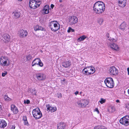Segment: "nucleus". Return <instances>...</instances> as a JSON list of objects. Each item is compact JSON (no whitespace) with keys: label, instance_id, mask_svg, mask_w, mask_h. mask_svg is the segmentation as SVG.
<instances>
[{"label":"nucleus","instance_id":"obj_17","mask_svg":"<svg viewBox=\"0 0 129 129\" xmlns=\"http://www.w3.org/2000/svg\"><path fill=\"white\" fill-rule=\"evenodd\" d=\"M10 39V36L8 34H5L4 35L3 40L5 43L9 42Z\"/></svg>","mask_w":129,"mask_h":129},{"label":"nucleus","instance_id":"obj_3","mask_svg":"<svg viewBox=\"0 0 129 129\" xmlns=\"http://www.w3.org/2000/svg\"><path fill=\"white\" fill-rule=\"evenodd\" d=\"M0 63L3 66L8 67L11 63L9 59L6 56H2L0 58Z\"/></svg>","mask_w":129,"mask_h":129},{"label":"nucleus","instance_id":"obj_16","mask_svg":"<svg viewBox=\"0 0 129 129\" xmlns=\"http://www.w3.org/2000/svg\"><path fill=\"white\" fill-rule=\"evenodd\" d=\"M49 7L48 5L45 6L42 11V12L43 14H48L49 12Z\"/></svg>","mask_w":129,"mask_h":129},{"label":"nucleus","instance_id":"obj_46","mask_svg":"<svg viewBox=\"0 0 129 129\" xmlns=\"http://www.w3.org/2000/svg\"><path fill=\"white\" fill-rule=\"evenodd\" d=\"M127 70L128 72V75H129V68H127Z\"/></svg>","mask_w":129,"mask_h":129},{"label":"nucleus","instance_id":"obj_14","mask_svg":"<svg viewBox=\"0 0 129 129\" xmlns=\"http://www.w3.org/2000/svg\"><path fill=\"white\" fill-rule=\"evenodd\" d=\"M36 77L38 80H44L45 78V76L43 73H38L36 74Z\"/></svg>","mask_w":129,"mask_h":129},{"label":"nucleus","instance_id":"obj_28","mask_svg":"<svg viewBox=\"0 0 129 129\" xmlns=\"http://www.w3.org/2000/svg\"><path fill=\"white\" fill-rule=\"evenodd\" d=\"M34 29L36 31L38 30H43L44 28L41 26L37 25L35 27Z\"/></svg>","mask_w":129,"mask_h":129},{"label":"nucleus","instance_id":"obj_2","mask_svg":"<svg viewBox=\"0 0 129 129\" xmlns=\"http://www.w3.org/2000/svg\"><path fill=\"white\" fill-rule=\"evenodd\" d=\"M49 25L51 30L53 31H56L60 29L59 24L56 21H51L49 23Z\"/></svg>","mask_w":129,"mask_h":129},{"label":"nucleus","instance_id":"obj_15","mask_svg":"<svg viewBox=\"0 0 129 129\" xmlns=\"http://www.w3.org/2000/svg\"><path fill=\"white\" fill-rule=\"evenodd\" d=\"M118 6L121 8L125 7L126 4V0H118Z\"/></svg>","mask_w":129,"mask_h":129},{"label":"nucleus","instance_id":"obj_50","mask_svg":"<svg viewBox=\"0 0 129 129\" xmlns=\"http://www.w3.org/2000/svg\"><path fill=\"white\" fill-rule=\"evenodd\" d=\"M60 7H62L63 6V5L62 4H61L60 5Z\"/></svg>","mask_w":129,"mask_h":129},{"label":"nucleus","instance_id":"obj_33","mask_svg":"<svg viewBox=\"0 0 129 129\" xmlns=\"http://www.w3.org/2000/svg\"><path fill=\"white\" fill-rule=\"evenodd\" d=\"M23 120L24 122V125H27L28 123V122L27 120L26 117V116H23Z\"/></svg>","mask_w":129,"mask_h":129},{"label":"nucleus","instance_id":"obj_13","mask_svg":"<svg viewBox=\"0 0 129 129\" xmlns=\"http://www.w3.org/2000/svg\"><path fill=\"white\" fill-rule=\"evenodd\" d=\"M18 34L20 37L24 38L27 36L28 32L26 30L22 29L19 31Z\"/></svg>","mask_w":129,"mask_h":129},{"label":"nucleus","instance_id":"obj_9","mask_svg":"<svg viewBox=\"0 0 129 129\" xmlns=\"http://www.w3.org/2000/svg\"><path fill=\"white\" fill-rule=\"evenodd\" d=\"M120 123L125 126H127L129 124V117L126 116L120 119L119 120Z\"/></svg>","mask_w":129,"mask_h":129},{"label":"nucleus","instance_id":"obj_12","mask_svg":"<svg viewBox=\"0 0 129 129\" xmlns=\"http://www.w3.org/2000/svg\"><path fill=\"white\" fill-rule=\"evenodd\" d=\"M36 64L39 65L41 67L43 66V64L40 59L37 58L35 59L32 62L31 65L33 67Z\"/></svg>","mask_w":129,"mask_h":129},{"label":"nucleus","instance_id":"obj_42","mask_svg":"<svg viewBox=\"0 0 129 129\" xmlns=\"http://www.w3.org/2000/svg\"><path fill=\"white\" fill-rule=\"evenodd\" d=\"M94 111H96L97 112L98 114L99 113V111L98 108H95V109L94 110Z\"/></svg>","mask_w":129,"mask_h":129},{"label":"nucleus","instance_id":"obj_48","mask_svg":"<svg viewBox=\"0 0 129 129\" xmlns=\"http://www.w3.org/2000/svg\"><path fill=\"white\" fill-rule=\"evenodd\" d=\"M54 7V5L52 4H51V8H53Z\"/></svg>","mask_w":129,"mask_h":129},{"label":"nucleus","instance_id":"obj_30","mask_svg":"<svg viewBox=\"0 0 129 129\" xmlns=\"http://www.w3.org/2000/svg\"><path fill=\"white\" fill-rule=\"evenodd\" d=\"M126 27V25L125 23H122L120 26V28L122 30L124 29Z\"/></svg>","mask_w":129,"mask_h":129},{"label":"nucleus","instance_id":"obj_38","mask_svg":"<svg viewBox=\"0 0 129 129\" xmlns=\"http://www.w3.org/2000/svg\"><path fill=\"white\" fill-rule=\"evenodd\" d=\"M125 107L129 110V103H126L125 105Z\"/></svg>","mask_w":129,"mask_h":129},{"label":"nucleus","instance_id":"obj_25","mask_svg":"<svg viewBox=\"0 0 129 129\" xmlns=\"http://www.w3.org/2000/svg\"><path fill=\"white\" fill-rule=\"evenodd\" d=\"M47 110H49L51 112H53L56 110V108L55 107H50L49 105L47 106Z\"/></svg>","mask_w":129,"mask_h":129},{"label":"nucleus","instance_id":"obj_51","mask_svg":"<svg viewBox=\"0 0 129 129\" xmlns=\"http://www.w3.org/2000/svg\"><path fill=\"white\" fill-rule=\"evenodd\" d=\"M59 1L60 2H62V0H59Z\"/></svg>","mask_w":129,"mask_h":129},{"label":"nucleus","instance_id":"obj_31","mask_svg":"<svg viewBox=\"0 0 129 129\" xmlns=\"http://www.w3.org/2000/svg\"><path fill=\"white\" fill-rule=\"evenodd\" d=\"M89 70L87 68V67L85 68L82 70V72L83 74L85 75H87Z\"/></svg>","mask_w":129,"mask_h":129},{"label":"nucleus","instance_id":"obj_6","mask_svg":"<svg viewBox=\"0 0 129 129\" xmlns=\"http://www.w3.org/2000/svg\"><path fill=\"white\" fill-rule=\"evenodd\" d=\"M104 83L106 86L109 88H113L114 85V81L111 78H107L104 80Z\"/></svg>","mask_w":129,"mask_h":129},{"label":"nucleus","instance_id":"obj_39","mask_svg":"<svg viewBox=\"0 0 129 129\" xmlns=\"http://www.w3.org/2000/svg\"><path fill=\"white\" fill-rule=\"evenodd\" d=\"M7 74V72L6 71H4V73L2 74V76L3 77H5Z\"/></svg>","mask_w":129,"mask_h":129},{"label":"nucleus","instance_id":"obj_35","mask_svg":"<svg viewBox=\"0 0 129 129\" xmlns=\"http://www.w3.org/2000/svg\"><path fill=\"white\" fill-rule=\"evenodd\" d=\"M5 100L6 101H9L11 100V98L8 97L7 95H5L4 97Z\"/></svg>","mask_w":129,"mask_h":129},{"label":"nucleus","instance_id":"obj_1","mask_svg":"<svg viewBox=\"0 0 129 129\" xmlns=\"http://www.w3.org/2000/svg\"><path fill=\"white\" fill-rule=\"evenodd\" d=\"M105 6L104 3L100 1L96 2L93 7L94 12L99 14H103L105 11Z\"/></svg>","mask_w":129,"mask_h":129},{"label":"nucleus","instance_id":"obj_34","mask_svg":"<svg viewBox=\"0 0 129 129\" xmlns=\"http://www.w3.org/2000/svg\"><path fill=\"white\" fill-rule=\"evenodd\" d=\"M94 129H107V128L104 126H100L95 127H94Z\"/></svg>","mask_w":129,"mask_h":129},{"label":"nucleus","instance_id":"obj_27","mask_svg":"<svg viewBox=\"0 0 129 129\" xmlns=\"http://www.w3.org/2000/svg\"><path fill=\"white\" fill-rule=\"evenodd\" d=\"M104 21V20L103 19L102 17L99 18L97 20V22L100 25H102Z\"/></svg>","mask_w":129,"mask_h":129},{"label":"nucleus","instance_id":"obj_47","mask_svg":"<svg viewBox=\"0 0 129 129\" xmlns=\"http://www.w3.org/2000/svg\"><path fill=\"white\" fill-rule=\"evenodd\" d=\"M106 37H107V38H109V34H107L106 35Z\"/></svg>","mask_w":129,"mask_h":129},{"label":"nucleus","instance_id":"obj_41","mask_svg":"<svg viewBox=\"0 0 129 129\" xmlns=\"http://www.w3.org/2000/svg\"><path fill=\"white\" fill-rule=\"evenodd\" d=\"M30 102V101L29 100H27L26 101L24 100V103L25 104H28Z\"/></svg>","mask_w":129,"mask_h":129},{"label":"nucleus","instance_id":"obj_24","mask_svg":"<svg viewBox=\"0 0 129 129\" xmlns=\"http://www.w3.org/2000/svg\"><path fill=\"white\" fill-rule=\"evenodd\" d=\"M87 68L88 70H89H89L91 71V72H88V75H90L92 74L95 72V70L94 68L92 67H87Z\"/></svg>","mask_w":129,"mask_h":129},{"label":"nucleus","instance_id":"obj_18","mask_svg":"<svg viewBox=\"0 0 129 129\" xmlns=\"http://www.w3.org/2000/svg\"><path fill=\"white\" fill-rule=\"evenodd\" d=\"M65 125V124L63 122L59 123L57 125V129H64Z\"/></svg>","mask_w":129,"mask_h":129},{"label":"nucleus","instance_id":"obj_40","mask_svg":"<svg viewBox=\"0 0 129 129\" xmlns=\"http://www.w3.org/2000/svg\"><path fill=\"white\" fill-rule=\"evenodd\" d=\"M108 40H109V41H108H108H110V42L111 43V41H113V40H114V39H111V38L109 37V38H108Z\"/></svg>","mask_w":129,"mask_h":129},{"label":"nucleus","instance_id":"obj_49","mask_svg":"<svg viewBox=\"0 0 129 129\" xmlns=\"http://www.w3.org/2000/svg\"><path fill=\"white\" fill-rule=\"evenodd\" d=\"M116 102L117 103H119L120 101L119 100H116Z\"/></svg>","mask_w":129,"mask_h":129},{"label":"nucleus","instance_id":"obj_32","mask_svg":"<svg viewBox=\"0 0 129 129\" xmlns=\"http://www.w3.org/2000/svg\"><path fill=\"white\" fill-rule=\"evenodd\" d=\"M115 110L114 107H110L108 109V111L110 113H112L115 111Z\"/></svg>","mask_w":129,"mask_h":129},{"label":"nucleus","instance_id":"obj_36","mask_svg":"<svg viewBox=\"0 0 129 129\" xmlns=\"http://www.w3.org/2000/svg\"><path fill=\"white\" fill-rule=\"evenodd\" d=\"M105 102L106 100L103 98H101L100 100L99 101V102H100L101 104H103V103H105Z\"/></svg>","mask_w":129,"mask_h":129},{"label":"nucleus","instance_id":"obj_19","mask_svg":"<svg viewBox=\"0 0 129 129\" xmlns=\"http://www.w3.org/2000/svg\"><path fill=\"white\" fill-rule=\"evenodd\" d=\"M11 110L14 113L17 114L18 112L17 107L14 105H12L11 106Z\"/></svg>","mask_w":129,"mask_h":129},{"label":"nucleus","instance_id":"obj_22","mask_svg":"<svg viewBox=\"0 0 129 129\" xmlns=\"http://www.w3.org/2000/svg\"><path fill=\"white\" fill-rule=\"evenodd\" d=\"M71 65V62L69 61H66L62 63V66L65 68H68Z\"/></svg>","mask_w":129,"mask_h":129},{"label":"nucleus","instance_id":"obj_20","mask_svg":"<svg viewBox=\"0 0 129 129\" xmlns=\"http://www.w3.org/2000/svg\"><path fill=\"white\" fill-rule=\"evenodd\" d=\"M28 92L29 93L33 95H36L37 91L35 88H29L28 90Z\"/></svg>","mask_w":129,"mask_h":129},{"label":"nucleus","instance_id":"obj_37","mask_svg":"<svg viewBox=\"0 0 129 129\" xmlns=\"http://www.w3.org/2000/svg\"><path fill=\"white\" fill-rule=\"evenodd\" d=\"M71 31L72 32H74L75 30L74 29H72L71 27H69L67 30V32L68 33H70Z\"/></svg>","mask_w":129,"mask_h":129},{"label":"nucleus","instance_id":"obj_4","mask_svg":"<svg viewBox=\"0 0 129 129\" xmlns=\"http://www.w3.org/2000/svg\"><path fill=\"white\" fill-rule=\"evenodd\" d=\"M41 3L40 0H30L29 4L30 8L35 9L39 7Z\"/></svg>","mask_w":129,"mask_h":129},{"label":"nucleus","instance_id":"obj_23","mask_svg":"<svg viewBox=\"0 0 129 129\" xmlns=\"http://www.w3.org/2000/svg\"><path fill=\"white\" fill-rule=\"evenodd\" d=\"M13 14L14 17L15 18H17L20 17L21 13L19 11H15L13 12Z\"/></svg>","mask_w":129,"mask_h":129},{"label":"nucleus","instance_id":"obj_8","mask_svg":"<svg viewBox=\"0 0 129 129\" xmlns=\"http://www.w3.org/2000/svg\"><path fill=\"white\" fill-rule=\"evenodd\" d=\"M68 22L69 24L72 25L77 23L78 19L77 17L74 16H69L68 18Z\"/></svg>","mask_w":129,"mask_h":129},{"label":"nucleus","instance_id":"obj_44","mask_svg":"<svg viewBox=\"0 0 129 129\" xmlns=\"http://www.w3.org/2000/svg\"><path fill=\"white\" fill-rule=\"evenodd\" d=\"M15 126L14 125H13L11 129H15Z\"/></svg>","mask_w":129,"mask_h":129},{"label":"nucleus","instance_id":"obj_10","mask_svg":"<svg viewBox=\"0 0 129 129\" xmlns=\"http://www.w3.org/2000/svg\"><path fill=\"white\" fill-rule=\"evenodd\" d=\"M107 45L109 48H111L114 50L118 51L119 50L118 46L115 44L111 43L110 41H108L107 42Z\"/></svg>","mask_w":129,"mask_h":129},{"label":"nucleus","instance_id":"obj_5","mask_svg":"<svg viewBox=\"0 0 129 129\" xmlns=\"http://www.w3.org/2000/svg\"><path fill=\"white\" fill-rule=\"evenodd\" d=\"M89 103V101L87 100L82 99L76 102V104L79 107L83 108L87 105Z\"/></svg>","mask_w":129,"mask_h":129},{"label":"nucleus","instance_id":"obj_43","mask_svg":"<svg viewBox=\"0 0 129 129\" xmlns=\"http://www.w3.org/2000/svg\"><path fill=\"white\" fill-rule=\"evenodd\" d=\"M58 98H61L62 97V94L60 93H59L58 94Z\"/></svg>","mask_w":129,"mask_h":129},{"label":"nucleus","instance_id":"obj_21","mask_svg":"<svg viewBox=\"0 0 129 129\" xmlns=\"http://www.w3.org/2000/svg\"><path fill=\"white\" fill-rule=\"evenodd\" d=\"M32 57L31 55L30 54L26 55L24 56L23 60L25 62L29 61L31 60Z\"/></svg>","mask_w":129,"mask_h":129},{"label":"nucleus","instance_id":"obj_7","mask_svg":"<svg viewBox=\"0 0 129 129\" xmlns=\"http://www.w3.org/2000/svg\"><path fill=\"white\" fill-rule=\"evenodd\" d=\"M34 117L36 119H39L42 116V113L39 108L34 109L32 112Z\"/></svg>","mask_w":129,"mask_h":129},{"label":"nucleus","instance_id":"obj_29","mask_svg":"<svg viewBox=\"0 0 129 129\" xmlns=\"http://www.w3.org/2000/svg\"><path fill=\"white\" fill-rule=\"evenodd\" d=\"M87 38V37L85 35H83L79 37L77 39L78 41L81 42L84 41L85 39Z\"/></svg>","mask_w":129,"mask_h":129},{"label":"nucleus","instance_id":"obj_45","mask_svg":"<svg viewBox=\"0 0 129 129\" xmlns=\"http://www.w3.org/2000/svg\"><path fill=\"white\" fill-rule=\"evenodd\" d=\"M78 93L79 92L78 91H76L74 93L76 95H77Z\"/></svg>","mask_w":129,"mask_h":129},{"label":"nucleus","instance_id":"obj_11","mask_svg":"<svg viewBox=\"0 0 129 129\" xmlns=\"http://www.w3.org/2000/svg\"><path fill=\"white\" fill-rule=\"evenodd\" d=\"M109 73L111 75L116 76L118 74V71L115 67L113 66L110 68Z\"/></svg>","mask_w":129,"mask_h":129},{"label":"nucleus","instance_id":"obj_26","mask_svg":"<svg viewBox=\"0 0 129 129\" xmlns=\"http://www.w3.org/2000/svg\"><path fill=\"white\" fill-rule=\"evenodd\" d=\"M7 124L6 121L4 120L1 121L0 123V127L4 128L7 125Z\"/></svg>","mask_w":129,"mask_h":129}]
</instances>
